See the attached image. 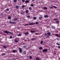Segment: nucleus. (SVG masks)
<instances>
[{
    "label": "nucleus",
    "mask_w": 60,
    "mask_h": 60,
    "mask_svg": "<svg viewBox=\"0 0 60 60\" xmlns=\"http://www.w3.org/2000/svg\"><path fill=\"white\" fill-rule=\"evenodd\" d=\"M28 34H29V32L28 31L26 33L24 34L25 35H28Z\"/></svg>",
    "instance_id": "obj_9"
},
{
    "label": "nucleus",
    "mask_w": 60,
    "mask_h": 60,
    "mask_svg": "<svg viewBox=\"0 0 60 60\" xmlns=\"http://www.w3.org/2000/svg\"><path fill=\"white\" fill-rule=\"evenodd\" d=\"M25 7H26V6L24 5H22V8H25Z\"/></svg>",
    "instance_id": "obj_13"
},
{
    "label": "nucleus",
    "mask_w": 60,
    "mask_h": 60,
    "mask_svg": "<svg viewBox=\"0 0 60 60\" xmlns=\"http://www.w3.org/2000/svg\"><path fill=\"white\" fill-rule=\"evenodd\" d=\"M34 40H35V39H34V38H32V41H34Z\"/></svg>",
    "instance_id": "obj_40"
},
{
    "label": "nucleus",
    "mask_w": 60,
    "mask_h": 60,
    "mask_svg": "<svg viewBox=\"0 0 60 60\" xmlns=\"http://www.w3.org/2000/svg\"><path fill=\"white\" fill-rule=\"evenodd\" d=\"M9 23H11V24H16V23L14 22H12L11 21L9 22Z\"/></svg>",
    "instance_id": "obj_6"
},
{
    "label": "nucleus",
    "mask_w": 60,
    "mask_h": 60,
    "mask_svg": "<svg viewBox=\"0 0 60 60\" xmlns=\"http://www.w3.org/2000/svg\"><path fill=\"white\" fill-rule=\"evenodd\" d=\"M56 44L57 45H60V44H59L58 43H56Z\"/></svg>",
    "instance_id": "obj_38"
},
{
    "label": "nucleus",
    "mask_w": 60,
    "mask_h": 60,
    "mask_svg": "<svg viewBox=\"0 0 60 60\" xmlns=\"http://www.w3.org/2000/svg\"><path fill=\"white\" fill-rule=\"evenodd\" d=\"M15 42H18L19 41V40H18V39L17 38L15 39Z\"/></svg>",
    "instance_id": "obj_4"
},
{
    "label": "nucleus",
    "mask_w": 60,
    "mask_h": 60,
    "mask_svg": "<svg viewBox=\"0 0 60 60\" xmlns=\"http://www.w3.org/2000/svg\"><path fill=\"white\" fill-rule=\"evenodd\" d=\"M60 37V35H58V37Z\"/></svg>",
    "instance_id": "obj_50"
},
{
    "label": "nucleus",
    "mask_w": 60,
    "mask_h": 60,
    "mask_svg": "<svg viewBox=\"0 0 60 60\" xmlns=\"http://www.w3.org/2000/svg\"><path fill=\"white\" fill-rule=\"evenodd\" d=\"M58 19H54V20H57Z\"/></svg>",
    "instance_id": "obj_32"
},
{
    "label": "nucleus",
    "mask_w": 60,
    "mask_h": 60,
    "mask_svg": "<svg viewBox=\"0 0 60 60\" xmlns=\"http://www.w3.org/2000/svg\"><path fill=\"white\" fill-rule=\"evenodd\" d=\"M2 15H3V14H2Z\"/></svg>",
    "instance_id": "obj_56"
},
{
    "label": "nucleus",
    "mask_w": 60,
    "mask_h": 60,
    "mask_svg": "<svg viewBox=\"0 0 60 60\" xmlns=\"http://www.w3.org/2000/svg\"><path fill=\"white\" fill-rule=\"evenodd\" d=\"M47 34L48 35H49V36H50V35H51V33L49 32H48Z\"/></svg>",
    "instance_id": "obj_7"
},
{
    "label": "nucleus",
    "mask_w": 60,
    "mask_h": 60,
    "mask_svg": "<svg viewBox=\"0 0 60 60\" xmlns=\"http://www.w3.org/2000/svg\"><path fill=\"white\" fill-rule=\"evenodd\" d=\"M28 25V24H25V25L26 26H27V25Z\"/></svg>",
    "instance_id": "obj_47"
},
{
    "label": "nucleus",
    "mask_w": 60,
    "mask_h": 60,
    "mask_svg": "<svg viewBox=\"0 0 60 60\" xmlns=\"http://www.w3.org/2000/svg\"><path fill=\"white\" fill-rule=\"evenodd\" d=\"M60 35V33L59 34Z\"/></svg>",
    "instance_id": "obj_55"
},
{
    "label": "nucleus",
    "mask_w": 60,
    "mask_h": 60,
    "mask_svg": "<svg viewBox=\"0 0 60 60\" xmlns=\"http://www.w3.org/2000/svg\"><path fill=\"white\" fill-rule=\"evenodd\" d=\"M59 49V48H60V46H58L57 47Z\"/></svg>",
    "instance_id": "obj_48"
},
{
    "label": "nucleus",
    "mask_w": 60,
    "mask_h": 60,
    "mask_svg": "<svg viewBox=\"0 0 60 60\" xmlns=\"http://www.w3.org/2000/svg\"><path fill=\"white\" fill-rule=\"evenodd\" d=\"M47 34H45V36H47Z\"/></svg>",
    "instance_id": "obj_44"
},
{
    "label": "nucleus",
    "mask_w": 60,
    "mask_h": 60,
    "mask_svg": "<svg viewBox=\"0 0 60 60\" xmlns=\"http://www.w3.org/2000/svg\"><path fill=\"white\" fill-rule=\"evenodd\" d=\"M44 9L45 10H47V8L46 7H44Z\"/></svg>",
    "instance_id": "obj_22"
},
{
    "label": "nucleus",
    "mask_w": 60,
    "mask_h": 60,
    "mask_svg": "<svg viewBox=\"0 0 60 60\" xmlns=\"http://www.w3.org/2000/svg\"><path fill=\"white\" fill-rule=\"evenodd\" d=\"M25 2L26 4H27L29 3V1L28 0H26L25 1Z\"/></svg>",
    "instance_id": "obj_8"
},
{
    "label": "nucleus",
    "mask_w": 60,
    "mask_h": 60,
    "mask_svg": "<svg viewBox=\"0 0 60 60\" xmlns=\"http://www.w3.org/2000/svg\"><path fill=\"white\" fill-rule=\"evenodd\" d=\"M59 22V21L58 20H57L56 21V23H57L58 24Z\"/></svg>",
    "instance_id": "obj_26"
},
{
    "label": "nucleus",
    "mask_w": 60,
    "mask_h": 60,
    "mask_svg": "<svg viewBox=\"0 0 60 60\" xmlns=\"http://www.w3.org/2000/svg\"><path fill=\"white\" fill-rule=\"evenodd\" d=\"M42 43H43V41H41V42H40V43L41 44Z\"/></svg>",
    "instance_id": "obj_31"
},
{
    "label": "nucleus",
    "mask_w": 60,
    "mask_h": 60,
    "mask_svg": "<svg viewBox=\"0 0 60 60\" xmlns=\"http://www.w3.org/2000/svg\"><path fill=\"white\" fill-rule=\"evenodd\" d=\"M12 52L13 53H15L17 52V51L15 50H13Z\"/></svg>",
    "instance_id": "obj_14"
},
{
    "label": "nucleus",
    "mask_w": 60,
    "mask_h": 60,
    "mask_svg": "<svg viewBox=\"0 0 60 60\" xmlns=\"http://www.w3.org/2000/svg\"><path fill=\"white\" fill-rule=\"evenodd\" d=\"M22 2H25V0H22Z\"/></svg>",
    "instance_id": "obj_27"
},
{
    "label": "nucleus",
    "mask_w": 60,
    "mask_h": 60,
    "mask_svg": "<svg viewBox=\"0 0 60 60\" xmlns=\"http://www.w3.org/2000/svg\"><path fill=\"white\" fill-rule=\"evenodd\" d=\"M20 14H21V15H22L23 14V13H20Z\"/></svg>",
    "instance_id": "obj_51"
},
{
    "label": "nucleus",
    "mask_w": 60,
    "mask_h": 60,
    "mask_svg": "<svg viewBox=\"0 0 60 60\" xmlns=\"http://www.w3.org/2000/svg\"><path fill=\"white\" fill-rule=\"evenodd\" d=\"M35 0H32V1H34Z\"/></svg>",
    "instance_id": "obj_52"
},
{
    "label": "nucleus",
    "mask_w": 60,
    "mask_h": 60,
    "mask_svg": "<svg viewBox=\"0 0 60 60\" xmlns=\"http://www.w3.org/2000/svg\"><path fill=\"white\" fill-rule=\"evenodd\" d=\"M12 38V36H10V39H11Z\"/></svg>",
    "instance_id": "obj_35"
},
{
    "label": "nucleus",
    "mask_w": 60,
    "mask_h": 60,
    "mask_svg": "<svg viewBox=\"0 0 60 60\" xmlns=\"http://www.w3.org/2000/svg\"><path fill=\"white\" fill-rule=\"evenodd\" d=\"M19 6L18 5L16 6H15V8L16 9H18V8H19Z\"/></svg>",
    "instance_id": "obj_15"
},
{
    "label": "nucleus",
    "mask_w": 60,
    "mask_h": 60,
    "mask_svg": "<svg viewBox=\"0 0 60 60\" xmlns=\"http://www.w3.org/2000/svg\"><path fill=\"white\" fill-rule=\"evenodd\" d=\"M23 53L25 55V54H26V52H23Z\"/></svg>",
    "instance_id": "obj_42"
},
{
    "label": "nucleus",
    "mask_w": 60,
    "mask_h": 60,
    "mask_svg": "<svg viewBox=\"0 0 60 60\" xmlns=\"http://www.w3.org/2000/svg\"><path fill=\"white\" fill-rule=\"evenodd\" d=\"M3 48H7V47H6V46H3Z\"/></svg>",
    "instance_id": "obj_41"
},
{
    "label": "nucleus",
    "mask_w": 60,
    "mask_h": 60,
    "mask_svg": "<svg viewBox=\"0 0 60 60\" xmlns=\"http://www.w3.org/2000/svg\"><path fill=\"white\" fill-rule=\"evenodd\" d=\"M44 17L45 18H46L48 17V16L47 15H45V16Z\"/></svg>",
    "instance_id": "obj_16"
},
{
    "label": "nucleus",
    "mask_w": 60,
    "mask_h": 60,
    "mask_svg": "<svg viewBox=\"0 0 60 60\" xmlns=\"http://www.w3.org/2000/svg\"><path fill=\"white\" fill-rule=\"evenodd\" d=\"M36 35H38V33H36L35 34Z\"/></svg>",
    "instance_id": "obj_43"
},
{
    "label": "nucleus",
    "mask_w": 60,
    "mask_h": 60,
    "mask_svg": "<svg viewBox=\"0 0 60 60\" xmlns=\"http://www.w3.org/2000/svg\"><path fill=\"white\" fill-rule=\"evenodd\" d=\"M17 19L16 18H14V20H17Z\"/></svg>",
    "instance_id": "obj_34"
},
{
    "label": "nucleus",
    "mask_w": 60,
    "mask_h": 60,
    "mask_svg": "<svg viewBox=\"0 0 60 60\" xmlns=\"http://www.w3.org/2000/svg\"><path fill=\"white\" fill-rule=\"evenodd\" d=\"M33 19L34 20H35V19H36V17H34Z\"/></svg>",
    "instance_id": "obj_21"
},
{
    "label": "nucleus",
    "mask_w": 60,
    "mask_h": 60,
    "mask_svg": "<svg viewBox=\"0 0 60 60\" xmlns=\"http://www.w3.org/2000/svg\"><path fill=\"white\" fill-rule=\"evenodd\" d=\"M39 49H42L43 48L41 47H40L39 48Z\"/></svg>",
    "instance_id": "obj_28"
},
{
    "label": "nucleus",
    "mask_w": 60,
    "mask_h": 60,
    "mask_svg": "<svg viewBox=\"0 0 60 60\" xmlns=\"http://www.w3.org/2000/svg\"><path fill=\"white\" fill-rule=\"evenodd\" d=\"M17 0H14L13 2L14 3H16L17 2Z\"/></svg>",
    "instance_id": "obj_20"
},
{
    "label": "nucleus",
    "mask_w": 60,
    "mask_h": 60,
    "mask_svg": "<svg viewBox=\"0 0 60 60\" xmlns=\"http://www.w3.org/2000/svg\"><path fill=\"white\" fill-rule=\"evenodd\" d=\"M5 55V54L4 53H3L2 54V55H3V56H4V55Z\"/></svg>",
    "instance_id": "obj_37"
},
{
    "label": "nucleus",
    "mask_w": 60,
    "mask_h": 60,
    "mask_svg": "<svg viewBox=\"0 0 60 60\" xmlns=\"http://www.w3.org/2000/svg\"><path fill=\"white\" fill-rule=\"evenodd\" d=\"M30 6L32 7H33L34 6V4H30Z\"/></svg>",
    "instance_id": "obj_23"
},
{
    "label": "nucleus",
    "mask_w": 60,
    "mask_h": 60,
    "mask_svg": "<svg viewBox=\"0 0 60 60\" xmlns=\"http://www.w3.org/2000/svg\"><path fill=\"white\" fill-rule=\"evenodd\" d=\"M47 49H45L43 50L42 51L43 52H47Z\"/></svg>",
    "instance_id": "obj_3"
},
{
    "label": "nucleus",
    "mask_w": 60,
    "mask_h": 60,
    "mask_svg": "<svg viewBox=\"0 0 60 60\" xmlns=\"http://www.w3.org/2000/svg\"><path fill=\"white\" fill-rule=\"evenodd\" d=\"M51 27H52V29H55V27L54 26H51Z\"/></svg>",
    "instance_id": "obj_11"
},
{
    "label": "nucleus",
    "mask_w": 60,
    "mask_h": 60,
    "mask_svg": "<svg viewBox=\"0 0 60 60\" xmlns=\"http://www.w3.org/2000/svg\"><path fill=\"white\" fill-rule=\"evenodd\" d=\"M38 23H39L38 22H36V24L37 25L38 24Z\"/></svg>",
    "instance_id": "obj_45"
},
{
    "label": "nucleus",
    "mask_w": 60,
    "mask_h": 60,
    "mask_svg": "<svg viewBox=\"0 0 60 60\" xmlns=\"http://www.w3.org/2000/svg\"><path fill=\"white\" fill-rule=\"evenodd\" d=\"M35 23H30L29 24V25L30 26H32V25H34Z\"/></svg>",
    "instance_id": "obj_5"
},
{
    "label": "nucleus",
    "mask_w": 60,
    "mask_h": 60,
    "mask_svg": "<svg viewBox=\"0 0 60 60\" xmlns=\"http://www.w3.org/2000/svg\"><path fill=\"white\" fill-rule=\"evenodd\" d=\"M58 34H55V36H56L57 37L58 36Z\"/></svg>",
    "instance_id": "obj_39"
},
{
    "label": "nucleus",
    "mask_w": 60,
    "mask_h": 60,
    "mask_svg": "<svg viewBox=\"0 0 60 60\" xmlns=\"http://www.w3.org/2000/svg\"><path fill=\"white\" fill-rule=\"evenodd\" d=\"M36 60H39V58H36Z\"/></svg>",
    "instance_id": "obj_33"
},
{
    "label": "nucleus",
    "mask_w": 60,
    "mask_h": 60,
    "mask_svg": "<svg viewBox=\"0 0 60 60\" xmlns=\"http://www.w3.org/2000/svg\"><path fill=\"white\" fill-rule=\"evenodd\" d=\"M6 10L7 11H9V9L8 8H7Z\"/></svg>",
    "instance_id": "obj_29"
},
{
    "label": "nucleus",
    "mask_w": 60,
    "mask_h": 60,
    "mask_svg": "<svg viewBox=\"0 0 60 60\" xmlns=\"http://www.w3.org/2000/svg\"><path fill=\"white\" fill-rule=\"evenodd\" d=\"M29 10H30V11H31V10H32V8H31V7H30L29 8Z\"/></svg>",
    "instance_id": "obj_25"
},
{
    "label": "nucleus",
    "mask_w": 60,
    "mask_h": 60,
    "mask_svg": "<svg viewBox=\"0 0 60 60\" xmlns=\"http://www.w3.org/2000/svg\"><path fill=\"white\" fill-rule=\"evenodd\" d=\"M41 19H42V17H39V20H41Z\"/></svg>",
    "instance_id": "obj_19"
},
{
    "label": "nucleus",
    "mask_w": 60,
    "mask_h": 60,
    "mask_svg": "<svg viewBox=\"0 0 60 60\" xmlns=\"http://www.w3.org/2000/svg\"><path fill=\"white\" fill-rule=\"evenodd\" d=\"M47 38H49V36H48L46 37Z\"/></svg>",
    "instance_id": "obj_49"
},
{
    "label": "nucleus",
    "mask_w": 60,
    "mask_h": 60,
    "mask_svg": "<svg viewBox=\"0 0 60 60\" xmlns=\"http://www.w3.org/2000/svg\"><path fill=\"white\" fill-rule=\"evenodd\" d=\"M19 52L20 53H21L22 52V49L21 48H19Z\"/></svg>",
    "instance_id": "obj_2"
},
{
    "label": "nucleus",
    "mask_w": 60,
    "mask_h": 60,
    "mask_svg": "<svg viewBox=\"0 0 60 60\" xmlns=\"http://www.w3.org/2000/svg\"><path fill=\"white\" fill-rule=\"evenodd\" d=\"M30 15H28L27 16V17L28 18H30Z\"/></svg>",
    "instance_id": "obj_30"
},
{
    "label": "nucleus",
    "mask_w": 60,
    "mask_h": 60,
    "mask_svg": "<svg viewBox=\"0 0 60 60\" xmlns=\"http://www.w3.org/2000/svg\"><path fill=\"white\" fill-rule=\"evenodd\" d=\"M11 19V17L10 16H9L8 17V19Z\"/></svg>",
    "instance_id": "obj_18"
},
{
    "label": "nucleus",
    "mask_w": 60,
    "mask_h": 60,
    "mask_svg": "<svg viewBox=\"0 0 60 60\" xmlns=\"http://www.w3.org/2000/svg\"><path fill=\"white\" fill-rule=\"evenodd\" d=\"M53 7H54V8H55L56 9H57V7L56 6H53Z\"/></svg>",
    "instance_id": "obj_24"
},
{
    "label": "nucleus",
    "mask_w": 60,
    "mask_h": 60,
    "mask_svg": "<svg viewBox=\"0 0 60 60\" xmlns=\"http://www.w3.org/2000/svg\"><path fill=\"white\" fill-rule=\"evenodd\" d=\"M22 35V34H21L20 33L19 34H18V36H21Z\"/></svg>",
    "instance_id": "obj_12"
},
{
    "label": "nucleus",
    "mask_w": 60,
    "mask_h": 60,
    "mask_svg": "<svg viewBox=\"0 0 60 60\" xmlns=\"http://www.w3.org/2000/svg\"><path fill=\"white\" fill-rule=\"evenodd\" d=\"M40 16H41V17H42V16L41 15Z\"/></svg>",
    "instance_id": "obj_53"
},
{
    "label": "nucleus",
    "mask_w": 60,
    "mask_h": 60,
    "mask_svg": "<svg viewBox=\"0 0 60 60\" xmlns=\"http://www.w3.org/2000/svg\"><path fill=\"white\" fill-rule=\"evenodd\" d=\"M53 7H50V8H52Z\"/></svg>",
    "instance_id": "obj_46"
},
{
    "label": "nucleus",
    "mask_w": 60,
    "mask_h": 60,
    "mask_svg": "<svg viewBox=\"0 0 60 60\" xmlns=\"http://www.w3.org/2000/svg\"><path fill=\"white\" fill-rule=\"evenodd\" d=\"M3 32L4 33H6V34H9H9H12V33H11V32L8 31L6 30L4 31Z\"/></svg>",
    "instance_id": "obj_1"
},
{
    "label": "nucleus",
    "mask_w": 60,
    "mask_h": 60,
    "mask_svg": "<svg viewBox=\"0 0 60 60\" xmlns=\"http://www.w3.org/2000/svg\"><path fill=\"white\" fill-rule=\"evenodd\" d=\"M30 32L31 33H35V32L34 31H32V30H31L30 31Z\"/></svg>",
    "instance_id": "obj_17"
},
{
    "label": "nucleus",
    "mask_w": 60,
    "mask_h": 60,
    "mask_svg": "<svg viewBox=\"0 0 60 60\" xmlns=\"http://www.w3.org/2000/svg\"><path fill=\"white\" fill-rule=\"evenodd\" d=\"M57 39L58 40H59V39H58V38H57Z\"/></svg>",
    "instance_id": "obj_54"
},
{
    "label": "nucleus",
    "mask_w": 60,
    "mask_h": 60,
    "mask_svg": "<svg viewBox=\"0 0 60 60\" xmlns=\"http://www.w3.org/2000/svg\"><path fill=\"white\" fill-rule=\"evenodd\" d=\"M29 12V11L27 10H26L25 11V12L26 13H28Z\"/></svg>",
    "instance_id": "obj_10"
},
{
    "label": "nucleus",
    "mask_w": 60,
    "mask_h": 60,
    "mask_svg": "<svg viewBox=\"0 0 60 60\" xmlns=\"http://www.w3.org/2000/svg\"><path fill=\"white\" fill-rule=\"evenodd\" d=\"M32 58V56H30L29 57V58L30 59H31V58Z\"/></svg>",
    "instance_id": "obj_36"
}]
</instances>
